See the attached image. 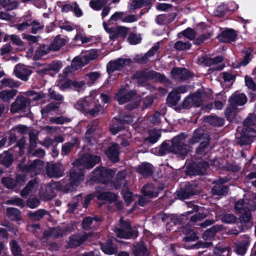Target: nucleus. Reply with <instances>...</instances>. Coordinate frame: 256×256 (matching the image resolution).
<instances>
[{
	"mask_svg": "<svg viewBox=\"0 0 256 256\" xmlns=\"http://www.w3.org/2000/svg\"><path fill=\"white\" fill-rule=\"evenodd\" d=\"M42 168V162L40 160H35L30 165L26 168V170L30 172L31 174H37L40 172Z\"/></svg>",
	"mask_w": 256,
	"mask_h": 256,
	"instance_id": "23",
	"label": "nucleus"
},
{
	"mask_svg": "<svg viewBox=\"0 0 256 256\" xmlns=\"http://www.w3.org/2000/svg\"><path fill=\"white\" fill-rule=\"evenodd\" d=\"M30 26H32V32L34 34H36L38 32L43 28L44 26L41 24L37 21L34 20L30 22Z\"/></svg>",
	"mask_w": 256,
	"mask_h": 256,
	"instance_id": "61",
	"label": "nucleus"
},
{
	"mask_svg": "<svg viewBox=\"0 0 256 256\" xmlns=\"http://www.w3.org/2000/svg\"><path fill=\"white\" fill-rule=\"evenodd\" d=\"M134 94L127 87L120 88L116 94L114 98L120 104H123L133 98Z\"/></svg>",
	"mask_w": 256,
	"mask_h": 256,
	"instance_id": "12",
	"label": "nucleus"
},
{
	"mask_svg": "<svg viewBox=\"0 0 256 256\" xmlns=\"http://www.w3.org/2000/svg\"><path fill=\"white\" fill-rule=\"evenodd\" d=\"M154 0H132L131 7L134 9L138 8L144 6H148Z\"/></svg>",
	"mask_w": 256,
	"mask_h": 256,
	"instance_id": "35",
	"label": "nucleus"
},
{
	"mask_svg": "<svg viewBox=\"0 0 256 256\" xmlns=\"http://www.w3.org/2000/svg\"><path fill=\"white\" fill-rule=\"evenodd\" d=\"M180 99V94L176 90H174L170 93L168 96L167 100L172 105H176Z\"/></svg>",
	"mask_w": 256,
	"mask_h": 256,
	"instance_id": "39",
	"label": "nucleus"
},
{
	"mask_svg": "<svg viewBox=\"0 0 256 256\" xmlns=\"http://www.w3.org/2000/svg\"><path fill=\"white\" fill-rule=\"evenodd\" d=\"M146 249L142 242L136 245L134 248V252L136 256H144Z\"/></svg>",
	"mask_w": 256,
	"mask_h": 256,
	"instance_id": "37",
	"label": "nucleus"
},
{
	"mask_svg": "<svg viewBox=\"0 0 256 256\" xmlns=\"http://www.w3.org/2000/svg\"><path fill=\"white\" fill-rule=\"evenodd\" d=\"M161 136L159 130H152L149 132V141L152 144L156 142Z\"/></svg>",
	"mask_w": 256,
	"mask_h": 256,
	"instance_id": "45",
	"label": "nucleus"
},
{
	"mask_svg": "<svg viewBox=\"0 0 256 256\" xmlns=\"http://www.w3.org/2000/svg\"><path fill=\"white\" fill-rule=\"evenodd\" d=\"M17 90H4L0 92V98L4 102H8L16 94Z\"/></svg>",
	"mask_w": 256,
	"mask_h": 256,
	"instance_id": "30",
	"label": "nucleus"
},
{
	"mask_svg": "<svg viewBox=\"0 0 256 256\" xmlns=\"http://www.w3.org/2000/svg\"><path fill=\"white\" fill-rule=\"evenodd\" d=\"M120 228H115L114 230L117 236L120 238H130L138 236L137 231L132 230L128 223L124 222L122 218L120 220Z\"/></svg>",
	"mask_w": 256,
	"mask_h": 256,
	"instance_id": "5",
	"label": "nucleus"
},
{
	"mask_svg": "<svg viewBox=\"0 0 256 256\" xmlns=\"http://www.w3.org/2000/svg\"><path fill=\"white\" fill-rule=\"evenodd\" d=\"M11 249L14 256H20V248L15 241H12L10 244Z\"/></svg>",
	"mask_w": 256,
	"mask_h": 256,
	"instance_id": "63",
	"label": "nucleus"
},
{
	"mask_svg": "<svg viewBox=\"0 0 256 256\" xmlns=\"http://www.w3.org/2000/svg\"><path fill=\"white\" fill-rule=\"evenodd\" d=\"M99 129L98 124L97 120H94L89 124L88 128L86 132L85 138L90 142V135Z\"/></svg>",
	"mask_w": 256,
	"mask_h": 256,
	"instance_id": "31",
	"label": "nucleus"
},
{
	"mask_svg": "<svg viewBox=\"0 0 256 256\" xmlns=\"http://www.w3.org/2000/svg\"><path fill=\"white\" fill-rule=\"evenodd\" d=\"M132 60L130 58H119L110 61L106 66L107 72L110 76L116 70H120L126 66L130 65Z\"/></svg>",
	"mask_w": 256,
	"mask_h": 256,
	"instance_id": "7",
	"label": "nucleus"
},
{
	"mask_svg": "<svg viewBox=\"0 0 256 256\" xmlns=\"http://www.w3.org/2000/svg\"><path fill=\"white\" fill-rule=\"evenodd\" d=\"M182 34L186 38L190 40H192L196 36V33L194 31L190 28H188L182 32Z\"/></svg>",
	"mask_w": 256,
	"mask_h": 256,
	"instance_id": "59",
	"label": "nucleus"
},
{
	"mask_svg": "<svg viewBox=\"0 0 256 256\" xmlns=\"http://www.w3.org/2000/svg\"><path fill=\"white\" fill-rule=\"evenodd\" d=\"M38 184L36 180L30 181L26 186L21 192L22 196H26L30 193L36 192L38 188Z\"/></svg>",
	"mask_w": 256,
	"mask_h": 256,
	"instance_id": "24",
	"label": "nucleus"
},
{
	"mask_svg": "<svg viewBox=\"0 0 256 256\" xmlns=\"http://www.w3.org/2000/svg\"><path fill=\"white\" fill-rule=\"evenodd\" d=\"M170 74L172 78L176 80H184L190 76L188 70L184 68H174Z\"/></svg>",
	"mask_w": 256,
	"mask_h": 256,
	"instance_id": "18",
	"label": "nucleus"
},
{
	"mask_svg": "<svg viewBox=\"0 0 256 256\" xmlns=\"http://www.w3.org/2000/svg\"><path fill=\"white\" fill-rule=\"evenodd\" d=\"M222 220L223 222L231 224L234 223L236 221V218L234 216L231 214H226L222 216Z\"/></svg>",
	"mask_w": 256,
	"mask_h": 256,
	"instance_id": "55",
	"label": "nucleus"
},
{
	"mask_svg": "<svg viewBox=\"0 0 256 256\" xmlns=\"http://www.w3.org/2000/svg\"><path fill=\"white\" fill-rule=\"evenodd\" d=\"M66 44L64 39L60 36H56L50 46H49L50 50H57Z\"/></svg>",
	"mask_w": 256,
	"mask_h": 256,
	"instance_id": "33",
	"label": "nucleus"
},
{
	"mask_svg": "<svg viewBox=\"0 0 256 256\" xmlns=\"http://www.w3.org/2000/svg\"><path fill=\"white\" fill-rule=\"evenodd\" d=\"M32 72L29 67L24 64H18L14 69L16 76L22 80L26 81Z\"/></svg>",
	"mask_w": 256,
	"mask_h": 256,
	"instance_id": "13",
	"label": "nucleus"
},
{
	"mask_svg": "<svg viewBox=\"0 0 256 256\" xmlns=\"http://www.w3.org/2000/svg\"><path fill=\"white\" fill-rule=\"evenodd\" d=\"M124 128V123L117 118H114L110 126V130L113 134H117L120 130Z\"/></svg>",
	"mask_w": 256,
	"mask_h": 256,
	"instance_id": "32",
	"label": "nucleus"
},
{
	"mask_svg": "<svg viewBox=\"0 0 256 256\" xmlns=\"http://www.w3.org/2000/svg\"><path fill=\"white\" fill-rule=\"evenodd\" d=\"M200 142V145L196 150L198 154H205V150L208 144L209 140L206 134H204L202 129L196 130L194 133L193 136L190 140V143L194 144L196 142Z\"/></svg>",
	"mask_w": 256,
	"mask_h": 256,
	"instance_id": "4",
	"label": "nucleus"
},
{
	"mask_svg": "<svg viewBox=\"0 0 256 256\" xmlns=\"http://www.w3.org/2000/svg\"><path fill=\"white\" fill-rule=\"evenodd\" d=\"M6 204L15 205L20 208L23 207L24 202L22 200L18 198H14L11 200H7Z\"/></svg>",
	"mask_w": 256,
	"mask_h": 256,
	"instance_id": "62",
	"label": "nucleus"
},
{
	"mask_svg": "<svg viewBox=\"0 0 256 256\" xmlns=\"http://www.w3.org/2000/svg\"><path fill=\"white\" fill-rule=\"evenodd\" d=\"M191 98H192V101L194 106H198L202 102L201 94L200 91H198L196 94L190 95Z\"/></svg>",
	"mask_w": 256,
	"mask_h": 256,
	"instance_id": "56",
	"label": "nucleus"
},
{
	"mask_svg": "<svg viewBox=\"0 0 256 256\" xmlns=\"http://www.w3.org/2000/svg\"><path fill=\"white\" fill-rule=\"evenodd\" d=\"M57 107L58 106L56 104L52 103L47 105L41 110V113L42 117L46 116L48 113L56 109Z\"/></svg>",
	"mask_w": 256,
	"mask_h": 256,
	"instance_id": "52",
	"label": "nucleus"
},
{
	"mask_svg": "<svg viewBox=\"0 0 256 256\" xmlns=\"http://www.w3.org/2000/svg\"><path fill=\"white\" fill-rule=\"evenodd\" d=\"M86 64L82 56L76 57L72 62V66L74 68V70H78L84 66Z\"/></svg>",
	"mask_w": 256,
	"mask_h": 256,
	"instance_id": "38",
	"label": "nucleus"
},
{
	"mask_svg": "<svg viewBox=\"0 0 256 256\" xmlns=\"http://www.w3.org/2000/svg\"><path fill=\"white\" fill-rule=\"evenodd\" d=\"M107 3V0H91L90 6L94 10H100Z\"/></svg>",
	"mask_w": 256,
	"mask_h": 256,
	"instance_id": "34",
	"label": "nucleus"
},
{
	"mask_svg": "<svg viewBox=\"0 0 256 256\" xmlns=\"http://www.w3.org/2000/svg\"><path fill=\"white\" fill-rule=\"evenodd\" d=\"M101 74L100 73L97 72H90L86 75L85 78L88 80L90 81L88 82V84H92L94 83L96 80L100 78Z\"/></svg>",
	"mask_w": 256,
	"mask_h": 256,
	"instance_id": "40",
	"label": "nucleus"
},
{
	"mask_svg": "<svg viewBox=\"0 0 256 256\" xmlns=\"http://www.w3.org/2000/svg\"><path fill=\"white\" fill-rule=\"evenodd\" d=\"M7 213L9 218L12 220H17L20 218V212L16 208H8L7 209Z\"/></svg>",
	"mask_w": 256,
	"mask_h": 256,
	"instance_id": "42",
	"label": "nucleus"
},
{
	"mask_svg": "<svg viewBox=\"0 0 256 256\" xmlns=\"http://www.w3.org/2000/svg\"><path fill=\"white\" fill-rule=\"evenodd\" d=\"M184 138L182 136H178L172 139L170 146L166 142H163L159 149V154L164 155L169 152H172L178 156L183 158L188 154L190 148L184 144Z\"/></svg>",
	"mask_w": 256,
	"mask_h": 256,
	"instance_id": "2",
	"label": "nucleus"
},
{
	"mask_svg": "<svg viewBox=\"0 0 256 256\" xmlns=\"http://www.w3.org/2000/svg\"><path fill=\"white\" fill-rule=\"evenodd\" d=\"M160 42H156L144 56L138 55L136 56L134 58V60L139 63L145 62L148 58L154 55L158 50Z\"/></svg>",
	"mask_w": 256,
	"mask_h": 256,
	"instance_id": "17",
	"label": "nucleus"
},
{
	"mask_svg": "<svg viewBox=\"0 0 256 256\" xmlns=\"http://www.w3.org/2000/svg\"><path fill=\"white\" fill-rule=\"evenodd\" d=\"M50 50V49L49 46L43 45L36 50L34 53V48L31 46L26 52V56L30 58L33 57L34 60H37L48 54Z\"/></svg>",
	"mask_w": 256,
	"mask_h": 256,
	"instance_id": "10",
	"label": "nucleus"
},
{
	"mask_svg": "<svg viewBox=\"0 0 256 256\" xmlns=\"http://www.w3.org/2000/svg\"><path fill=\"white\" fill-rule=\"evenodd\" d=\"M249 243L250 240L248 238L244 244H238L236 248V253L238 254L244 255L246 252V247L249 244Z\"/></svg>",
	"mask_w": 256,
	"mask_h": 256,
	"instance_id": "51",
	"label": "nucleus"
},
{
	"mask_svg": "<svg viewBox=\"0 0 256 256\" xmlns=\"http://www.w3.org/2000/svg\"><path fill=\"white\" fill-rule=\"evenodd\" d=\"M0 160L3 164L6 166H8L12 163V154L8 152L4 153V156L0 154Z\"/></svg>",
	"mask_w": 256,
	"mask_h": 256,
	"instance_id": "44",
	"label": "nucleus"
},
{
	"mask_svg": "<svg viewBox=\"0 0 256 256\" xmlns=\"http://www.w3.org/2000/svg\"><path fill=\"white\" fill-rule=\"evenodd\" d=\"M256 136V132L253 128H246L242 130L241 136L236 138V142L241 146L248 144Z\"/></svg>",
	"mask_w": 256,
	"mask_h": 256,
	"instance_id": "9",
	"label": "nucleus"
},
{
	"mask_svg": "<svg viewBox=\"0 0 256 256\" xmlns=\"http://www.w3.org/2000/svg\"><path fill=\"white\" fill-rule=\"evenodd\" d=\"M64 168L59 162L50 164L47 166L46 174L48 176L52 178H60L63 175Z\"/></svg>",
	"mask_w": 256,
	"mask_h": 256,
	"instance_id": "11",
	"label": "nucleus"
},
{
	"mask_svg": "<svg viewBox=\"0 0 256 256\" xmlns=\"http://www.w3.org/2000/svg\"><path fill=\"white\" fill-rule=\"evenodd\" d=\"M99 200H106L109 202H114L118 209L122 208V202L118 200L116 196L111 192H102L96 196Z\"/></svg>",
	"mask_w": 256,
	"mask_h": 256,
	"instance_id": "14",
	"label": "nucleus"
},
{
	"mask_svg": "<svg viewBox=\"0 0 256 256\" xmlns=\"http://www.w3.org/2000/svg\"><path fill=\"white\" fill-rule=\"evenodd\" d=\"M101 248L105 254L109 255L114 254L117 252L116 248L112 246L110 242H108L106 244L102 245Z\"/></svg>",
	"mask_w": 256,
	"mask_h": 256,
	"instance_id": "41",
	"label": "nucleus"
},
{
	"mask_svg": "<svg viewBox=\"0 0 256 256\" xmlns=\"http://www.w3.org/2000/svg\"><path fill=\"white\" fill-rule=\"evenodd\" d=\"M186 186L185 189H181L178 191L177 196L179 199H186L194 194L192 186L190 184H186Z\"/></svg>",
	"mask_w": 256,
	"mask_h": 256,
	"instance_id": "26",
	"label": "nucleus"
},
{
	"mask_svg": "<svg viewBox=\"0 0 256 256\" xmlns=\"http://www.w3.org/2000/svg\"><path fill=\"white\" fill-rule=\"evenodd\" d=\"M102 110V106L98 104V100L96 98L94 102L93 106H90L86 114L90 116H98Z\"/></svg>",
	"mask_w": 256,
	"mask_h": 256,
	"instance_id": "29",
	"label": "nucleus"
},
{
	"mask_svg": "<svg viewBox=\"0 0 256 256\" xmlns=\"http://www.w3.org/2000/svg\"><path fill=\"white\" fill-rule=\"evenodd\" d=\"M236 37V34L232 30H226L218 36L219 40L223 42H228L234 41Z\"/></svg>",
	"mask_w": 256,
	"mask_h": 256,
	"instance_id": "20",
	"label": "nucleus"
},
{
	"mask_svg": "<svg viewBox=\"0 0 256 256\" xmlns=\"http://www.w3.org/2000/svg\"><path fill=\"white\" fill-rule=\"evenodd\" d=\"M85 61V64H87L91 60H93L98 57V54L96 50H92L82 55Z\"/></svg>",
	"mask_w": 256,
	"mask_h": 256,
	"instance_id": "36",
	"label": "nucleus"
},
{
	"mask_svg": "<svg viewBox=\"0 0 256 256\" xmlns=\"http://www.w3.org/2000/svg\"><path fill=\"white\" fill-rule=\"evenodd\" d=\"M234 105H231L230 104V106L226 109L225 112V114L227 118L229 120H231L235 116L236 110L234 108Z\"/></svg>",
	"mask_w": 256,
	"mask_h": 256,
	"instance_id": "53",
	"label": "nucleus"
},
{
	"mask_svg": "<svg viewBox=\"0 0 256 256\" xmlns=\"http://www.w3.org/2000/svg\"><path fill=\"white\" fill-rule=\"evenodd\" d=\"M2 84L6 87L17 88L19 86L18 82L14 81L12 78H5L1 80Z\"/></svg>",
	"mask_w": 256,
	"mask_h": 256,
	"instance_id": "48",
	"label": "nucleus"
},
{
	"mask_svg": "<svg viewBox=\"0 0 256 256\" xmlns=\"http://www.w3.org/2000/svg\"><path fill=\"white\" fill-rule=\"evenodd\" d=\"M191 46V44L188 42L178 41L174 44V48L178 50H184L190 49Z\"/></svg>",
	"mask_w": 256,
	"mask_h": 256,
	"instance_id": "47",
	"label": "nucleus"
},
{
	"mask_svg": "<svg viewBox=\"0 0 256 256\" xmlns=\"http://www.w3.org/2000/svg\"><path fill=\"white\" fill-rule=\"evenodd\" d=\"M244 79L246 85L247 87L253 90H256V84L252 78L246 76Z\"/></svg>",
	"mask_w": 256,
	"mask_h": 256,
	"instance_id": "64",
	"label": "nucleus"
},
{
	"mask_svg": "<svg viewBox=\"0 0 256 256\" xmlns=\"http://www.w3.org/2000/svg\"><path fill=\"white\" fill-rule=\"evenodd\" d=\"M137 172L144 176H150L153 172L152 166L148 163H142L138 168Z\"/></svg>",
	"mask_w": 256,
	"mask_h": 256,
	"instance_id": "25",
	"label": "nucleus"
},
{
	"mask_svg": "<svg viewBox=\"0 0 256 256\" xmlns=\"http://www.w3.org/2000/svg\"><path fill=\"white\" fill-rule=\"evenodd\" d=\"M96 92L95 90L92 91L88 96L79 99L74 104L75 108L86 114L90 106H93L94 102L96 96L94 94Z\"/></svg>",
	"mask_w": 256,
	"mask_h": 256,
	"instance_id": "6",
	"label": "nucleus"
},
{
	"mask_svg": "<svg viewBox=\"0 0 256 256\" xmlns=\"http://www.w3.org/2000/svg\"><path fill=\"white\" fill-rule=\"evenodd\" d=\"M119 146L117 144H112L108 150L106 152V155L109 159L114 162L118 161V154H119Z\"/></svg>",
	"mask_w": 256,
	"mask_h": 256,
	"instance_id": "22",
	"label": "nucleus"
},
{
	"mask_svg": "<svg viewBox=\"0 0 256 256\" xmlns=\"http://www.w3.org/2000/svg\"><path fill=\"white\" fill-rule=\"evenodd\" d=\"M144 194L148 198L156 197L158 195V192L155 190L152 184H148L142 189Z\"/></svg>",
	"mask_w": 256,
	"mask_h": 256,
	"instance_id": "27",
	"label": "nucleus"
},
{
	"mask_svg": "<svg viewBox=\"0 0 256 256\" xmlns=\"http://www.w3.org/2000/svg\"><path fill=\"white\" fill-rule=\"evenodd\" d=\"M2 182L6 188H12L16 186V183L14 180L10 178H2Z\"/></svg>",
	"mask_w": 256,
	"mask_h": 256,
	"instance_id": "58",
	"label": "nucleus"
},
{
	"mask_svg": "<svg viewBox=\"0 0 256 256\" xmlns=\"http://www.w3.org/2000/svg\"><path fill=\"white\" fill-rule=\"evenodd\" d=\"M244 126L247 127L256 125V114H250L244 121Z\"/></svg>",
	"mask_w": 256,
	"mask_h": 256,
	"instance_id": "50",
	"label": "nucleus"
},
{
	"mask_svg": "<svg viewBox=\"0 0 256 256\" xmlns=\"http://www.w3.org/2000/svg\"><path fill=\"white\" fill-rule=\"evenodd\" d=\"M88 236V234L81 236L80 235L74 236L70 238L68 242V245L70 247L77 246L82 244Z\"/></svg>",
	"mask_w": 256,
	"mask_h": 256,
	"instance_id": "28",
	"label": "nucleus"
},
{
	"mask_svg": "<svg viewBox=\"0 0 256 256\" xmlns=\"http://www.w3.org/2000/svg\"><path fill=\"white\" fill-rule=\"evenodd\" d=\"M234 209L240 214V218L242 222L246 223L251 219L250 211L256 210V204L253 200L241 199L235 204Z\"/></svg>",
	"mask_w": 256,
	"mask_h": 256,
	"instance_id": "3",
	"label": "nucleus"
},
{
	"mask_svg": "<svg viewBox=\"0 0 256 256\" xmlns=\"http://www.w3.org/2000/svg\"><path fill=\"white\" fill-rule=\"evenodd\" d=\"M114 175V172L105 168H96L93 172L92 179L106 183Z\"/></svg>",
	"mask_w": 256,
	"mask_h": 256,
	"instance_id": "8",
	"label": "nucleus"
},
{
	"mask_svg": "<svg viewBox=\"0 0 256 256\" xmlns=\"http://www.w3.org/2000/svg\"><path fill=\"white\" fill-rule=\"evenodd\" d=\"M207 120L212 125L218 126H222L224 123L223 118L216 116H209L207 118Z\"/></svg>",
	"mask_w": 256,
	"mask_h": 256,
	"instance_id": "46",
	"label": "nucleus"
},
{
	"mask_svg": "<svg viewBox=\"0 0 256 256\" xmlns=\"http://www.w3.org/2000/svg\"><path fill=\"white\" fill-rule=\"evenodd\" d=\"M46 214V212L42 209H40L34 212L29 213V216L34 220H39Z\"/></svg>",
	"mask_w": 256,
	"mask_h": 256,
	"instance_id": "49",
	"label": "nucleus"
},
{
	"mask_svg": "<svg viewBox=\"0 0 256 256\" xmlns=\"http://www.w3.org/2000/svg\"><path fill=\"white\" fill-rule=\"evenodd\" d=\"M216 230L214 227L210 228L203 234L202 237L205 240H208L214 236Z\"/></svg>",
	"mask_w": 256,
	"mask_h": 256,
	"instance_id": "60",
	"label": "nucleus"
},
{
	"mask_svg": "<svg viewBox=\"0 0 256 256\" xmlns=\"http://www.w3.org/2000/svg\"><path fill=\"white\" fill-rule=\"evenodd\" d=\"M223 58L222 56H218L214 58H203V61L204 64L209 66L216 64L221 62H222Z\"/></svg>",
	"mask_w": 256,
	"mask_h": 256,
	"instance_id": "43",
	"label": "nucleus"
},
{
	"mask_svg": "<svg viewBox=\"0 0 256 256\" xmlns=\"http://www.w3.org/2000/svg\"><path fill=\"white\" fill-rule=\"evenodd\" d=\"M128 40L130 44H136L140 42L141 38L140 35L131 34L128 38Z\"/></svg>",
	"mask_w": 256,
	"mask_h": 256,
	"instance_id": "57",
	"label": "nucleus"
},
{
	"mask_svg": "<svg viewBox=\"0 0 256 256\" xmlns=\"http://www.w3.org/2000/svg\"><path fill=\"white\" fill-rule=\"evenodd\" d=\"M72 86L77 88L78 91H80V90H84L86 88L85 83L82 81L67 80L60 86V88L62 90H64L68 88H71Z\"/></svg>",
	"mask_w": 256,
	"mask_h": 256,
	"instance_id": "21",
	"label": "nucleus"
},
{
	"mask_svg": "<svg viewBox=\"0 0 256 256\" xmlns=\"http://www.w3.org/2000/svg\"><path fill=\"white\" fill-rule=\"evenodd\" d=\"M222 75L224 82H228V86H232L235 79L234 76L227 72H223Z\"/></svg>",
	"mask_w": 256,
	"mask_h": 256,
	"instance_id": "54",
	"label": "nucleus"
},
{
	"mask_svg": "<svg viewBox=\"0 0 256 256\" xmlns=\"http://www.w3.org/2000/svg\"><path fill=\"white\" fill-rule=\"evenodd\" d=\"M246 100L245 94L238 92L234 93L229 100L230 104L234 106H242L246 103Z\"/></svg>",
	"mask_w": 256,
	"mask_h": 256,
	"instance_id": "19",
	"label": "nucleus"
},
{
	"mask_svg": "<svg viewBox=\"0 0 256 256\" xmlns=\"http://www.w3.org/2000/svg\"><path fill=\"white\" fill-rule=\"evenodd\" d=\"M30 100L24 97H18L16 101L12 104L10 111L15 113L29 105Z\"/></svg>",
	"mask_w": 256,
	"mask_h": 256,
	"instance_id": "15",
	"label": "nucleus"
},
{
	"mask_svg": "<svg viewBox=\"0 0 256 256\" xmlns=\"http://www.w3.org/2000/svg\"><path fill=\"white\" fill-rule=\"evenodd\" d=\"M226 182L224 178H220L212 190V192L214 195L222 196L224 195L228 192V188L224 186L223 184Z\"/></svg>",
	"mask_w": 256,
	"mask_h": 256,
	"instance_id": "16",
	"label": "nucleus"
},
{
	"mask_svg": "<svg viewBox=\"0 0 256 256\" xmlns=\"http://www.w3.org/2000/svg\"><path fill=\"white\" fill-rule=\"evenodd\" d=\"M100 160V158L98 156L86 154L74 162V166L70 174V184L72 190H74L75 187L84 179L82 168H91Z\"/></svg>",
	"mask_w": 256,
	"mask_h": 256,
	"instance_id": "1",
	"label": "nucleus"
}]
</instances>
